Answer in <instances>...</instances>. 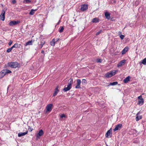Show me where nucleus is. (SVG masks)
Returning a JSON list of instances; mask_svg holds the SVG:
<instances>
[{
    "mask_svg": "<svg viewBox=\"0 0 146 146\" xmlns=\"http://www.w3.org/2000/svg\"><path fill=\"white\" fill-rule=\"evenodd\" d=\"M82 84H83L84 83H86L87 81H86V80H85V79H83L82 80Z\"/></svg>",
    "mask_w": 146,
    "mask_h": 146,
    "instance_id": "c9c22d12",
    "label": "nucleus"
},
{
    "mask_svg": "<svg viewBox=\"0 0 146 146\" xmlns=\"http://www.w3.org/2000/svg\"><path fill=\"white\" fill-rule=\"evenodd\" d=\"M64 29V27L62 26V27H61V28L60 29V28L59 29V32L60 33H62V32H63Z\"/></svg>",
    "mask_w": 146,
    "mask_h": 146,
    "instance_id": "2f4dec72",
    "label": "nucleus"
},
{
    "mask_svg": "<svg viewBox=\"0 0 146 146\" xmlns=\"http://www.w3.org/2000/svg\"><path fill=\"white\" fill-rule=\"evenodd\" d=\"M143 103L144 100L143 99L139 100L138 104L140 105H141L143 104Z\"/></svg>",
    "mask_w": 146,
    "mask_h": 146,
    "instance_id": "6ab92c4d",
    "label": "nucleus"
},
{
    "mask_svg": "<svg viewBox=\"0 0 146 146\" xmlns=\"http://www.w3.org/2000/svg\"><path fill=\"white\" fill-rule=\"evenodd\" d=\"M116 70L112 71L110 72V73L111 74V76H112L116 74Z\"/></svg>",
    "mask_w": 146,
    "mask_h": 146,
    "instance_id": "7c9ffc66",
    "label": "nucleus"
},
{
    "mask_svg": "<svg viewBox=\"0 0 146 146\" xmlns=\"http://www.w3.org/2000/svg\"><path fill=\"white\" fill-rule=\"evenodd\" d=\"M124 37H125L124 35H121L120 36V37L121 40L123 39V38H124Z\"/></svg>",
    "mask_w": 146,
    "mask_h": 146,
    "instance_id": "e433bc0d",
    "label": "nucleus"
},
{
    "mask_svg": "<svg viewBox=\"0 0 146 146\" xmlns=\"http://www.w3.org/2000/svg\"><path fill=\"white\" fill-rule=\"evenodd\" d=\"M105 15L106 18L108 19H110V13L107 12L105 13Z\"/></svg>",
    "mask_w": 146,
    "mask_h": 146,
    "instance_id": "4468645a",
    "label": "nucleus"
},
{
    "mask_svg": "<svg viewBox=\"0 0 146 146\" xmlns=\"http://www.w3.org/2000/svg\"><path fill=\"white\" fill-rule=\"evenodd\" d=\"M103 32V30H100L99 31L97 32L96 33V35H99L101 33Z\"/></svg>",
    "mask_w": 146,
    "mask_h": 146,
    "instance_id": "473e14b6",
    "label": "nucleus"
},
{
    "mask_svg": "<svg viewBox=\"0 0 146 146\" xmlns=\"http://www.w3.org/2000/svg\"><path fill=\"white\" fill-rule=\"evenodd\" d=\"M138 100H140V99H143L142 98V96H139L138 97Z\"/></svg>",
    "mask_w": 146,
    "mask_h": 146,
    "instance_id": "79ce46f5",
    "label": "nucleus"
},
{
    "mask_svg": "<svg viewBox=\"0 0 146 146\" xmlns=\"http://www.w3.org/2000/svg\"><path fill=\"white\" fill-rule=\"evenodd\" d=\"M28 133V131H27L25 132H20L18 134V136L19 137H21L27 134Z\"/></svg>",
    "mask_w": 146,
    "mask_h": 146,
    "instance_id": "ddd939ff",
    "label": "nucleus"
},
{
    "mask_svg": "<svg viewBox=\"0 0 146 146\" xmlns=\"http://www.w3.org/2000/svg\"><path fill=\"white\" fill-rule=\"evenodd\" d=\"M69 82L68 85L72 87V85L73 83V80L72 79L70 78L69 80Z\"/></svg>",
    "mask_w": 146,
    "mask_h": 146,
    "instance_id": "a211bd4d",
    "label": "nucleus"
},
{
    "mask_svg": "<svg viewBox=\"0 0 146 146\" xmlns=\"http://www.w3.org/2000/svg\"><path fill=\"white\" fill-rule=\"evenodd\" d=\"M66 86H65L66 87ZM72 88L71 87H70V86L67 85V86L66 87H65L63 89V90L64 92H66L68 90H69L70 89H71Z\"/></svg>",
    "mask_w": 146,
    "mask_h": 146,
    "instance_id": "2eb2a0df",
    "label": "nucleus"
},
{
    "mask_svg": "<svg viewBox=\"0 0 146 146\" xmlns=\"http://www.w3.org/2000/svg\"><path fill=\"white\" fill-rule=\"evenodd\" d=\"M134 143H138V141L137 140H136L135 141H134Z\"/></svg>",
    "mask_w": 146,
    "mask_h": 146,
    "instance_id": "49530a36",
    "label": "nucleus"
},
{
    "mask_svg": "<svg viewBox=\"0 0 146 146\" xmlns=\"http://www.w3.org/2000/svg\"><path fill=\"white\" fill-rule=\"evenodd\" d=\"M60 21H59V22H58L56 24V25H59V23H60Z\"/></svg>",
    "mask_w": 146,
    "mask_h": 146,
    "instance_id": "de8ad7c7",
    "label": "nucleus"
},
{
    "mask_svg": "<svg viewBox=\"0 0 146 146\" xmlns=\"http://www.w3.org/2000/svg\"><path fill=\"white\" fill-rule=\"evenodd\" d=\"M44 134L43 131L42 129H40L39 132L36 135V137L39 138V137L42 136Z\"/></svg>",
    "mask_w": 146,
    "mask_h": 146,
    "instance_id": "6e6552de",
    "label": "nucleus"
},
{
    "mask_svg": "<svg viewBox=\"0 0 146 146\" xmlns=\"http://www.w3.org/2000/svg\"><path fill=\"white\" fill-rule=\"evenodd\" d=\"M12 49H13V48H12V47L9 48H8L7 50V52L9 53V52H10L11 51V50H12Z\"/></svg>",
    "mask_w": 146,
    "mask_h": 146,
    "instance_id": "f704fd0d",
    "label": "nucleus"
},
{
    "mask_svg": "<svg viewBox=\"0 0 146 146\" xmlns=\"http://www.w3.org/2000/svg\"><path fill=\"white\" fill-rule=\"evenodd\" d=\"M99 19L97 18H95L92 19V22L93 23H98L99 21Z\"/></svg>",
    "mask_w": 146,
    "mask_h": 146,
    "instance_id": "4be33fe9",
    "label": "nucleus"
},
{
    "mask_svg": "<svg viewBox=\"0 0 146 146\" xmlns=\"http://www.w3.org/2000/svg\"><path fill=\"white\" fill-rule=\"evenodd\" d=\"M129 49V47L128 46H126L122 50L121 52V54H125L126 52L128 51Z\"/></svg>",
    "mask_w": 146,
    "mask_h": 146,
    "instance_id": "f8f14e48",
    "label": "nucleus"
},
{
    "mask_svg": "<svg viewBox=\"0 0 146 146\" xmlns=\"http://www.w3.org/2000/svg\"><path fill=\"white\" fill-rule=\"evenodd\" d=\"M141 63L143 64L146 65V58H145L142 60Z\"/></svg>",
    "mask_w": 146,
    "mask_h": 146,
    "instance_id": "bb28decb",
    "label": "nucleus"
},
{
    "mask_svg": "<svg viewBox=\"0 0 146 146\" xmlns=\"http://www.w3.org/2000/svg\"><path fill=\"white\" fill-rule=\"evenodd\" d=\"M5 75V74L4 73V72H3V70H2L0 72V79L3 77Z\"/></svg>",
    "mask_w": 146,
    "mask_h": 146,
    "instance_id": "b1692460",
    "label": "nucleus"
},
{
    "mask_svg": "<svg viewBox=\"0 0 146 146\" xmlns=\"http://www.w3.org/2000/svg\"><path fill=\"white\" fill-rule=\"evenodd\" d=\"M12 2L13 4H15L16 3V1L15 0H12Z\"/></svg>",
    "mask_w": 146,
    "mask_h": 146,
    "instance_id": "37998d69",
    "label": "nucleus"
},
{
    "mask_svg": "<svg viewBox=\"0 0 146 146\" xmlns=\"http://www.w3.org/2000/svg\"><path fill=\"white\" fill-rule=\"evenodd\" d=\"M88 8V5L84 4L81 5L80 10L82 11H84L87 9Z\"/></svg>",
    "mask_w": 146,
    "mask_h": 146,
    "instance_id": "39448f33",
    "label": "nucleus"
},
{
    "mask_svg": "<svg viewBox=\"0 0 146 146\" xmlns=\"http://www.w3.org/2000/svg\"><path fill=\"white\" fill-rule=\"evenodd\" d=\"M131 77L130 76H128L127 77L125 78L123 82L124 83H127L130 80V79Z\"/></svg>",
    "mask_w": 146,
    "mask_h": 146,
    "instance_id": "f3484780",
    "label": "nucleus"
},
{
    "mask_svg": "<svg viewBox=\"0 0 146 146\" xmlns=\"http://www.w3.org/2000/svg\"><path fill=\"white\" fill-rule=\"evenodd\" d=\"M40 42V44H39V47H38V48L40 49L42 48L43 45L45 43V42L44 40H41Z\"/></svg>",
    "mask_w": 146,
    "mask_h": 146,
    "instance_id": "9b49d317",
    "label": "nucleus"
},
{
    "mask_svg": "<svg viewBox=\"0 0 146 146\" xmlns=\"http://www.w3.org/2000/svg\"><path fill=\"white\" fill-rule=\"evenodd\" d=\"M33 129L32 127H29V128L28 129V130H29L30 132Z\"/></svg>",
    "mask_w": 146,
    "mask_h": 146,
    "instance_id": "ea45409f",
    "label": "nucleus"
},
{
    "mask_svg": "<svg viewBox=\"0 0 146 146\" xmlns=\"http://www.w3.org/2000/svg\"><path fill=\"white\" fill-rule=\"evenodd\" d=\"M31 2V0H24V2L26 3H28Z\"/></svg>",
    "mask_w": 146,
    "mask_h": 146,
    "instance_id": "72a5a7b5",
    "label": "nucleus"
},
{
    "mask_svg": "<svg viewBox=\"0 0 146 146\" xmlns=\"http://www.w3.org/2000/svg\"><path fill=\"white\" fill-rule=\"evenodd\" d=\"M140 113H141L140 111H139L137 113V114L136 115V117L135 119L137 121H138L142 118V116L141 115H139V114Z\"/></svg>",
    "mask_w": 146,
    "mask_h": 146,
    "instance_id": "423d86ee",
    "label": "nucleus"
},
{
    "mask_svg": "<svg viewBox=\"0 0 146 146\" xmlns=\"http://www.w3.org/2000/svg\"><path fill=\"white\" fill-rule=\"evenodd\" d=\"M9 86L7 88V90H8V88H9Z\"/></svg>",
    "mask_w": 146,
    "mask_h": 146,
    "instance_id": "09e8293b",
    "label": "nucleus"
},
{
    "mask_svg": "<svg viewBox=\"0 0 146 146\" xmlns=\"http://www.w3.org/2000/svg\"><path fill=\"white\" fill-rule=\"evenodd\" d=\"M77 85L75 87L76 88H80L81 87L80 85L81 83V81L80 79H77Z\"/></svg>",
    "mask_w": 146,
    "mask_h": 146,
    "instance_id": "0eeeda50",
    "label": "nucleus"
},
{
    "mask_svg": "<svg viewBox=\"0 0 146 146\" xmlns=\"http://www.w3.org/2000/svg\"><path fill=\"white\" fill-rule=\"evenodd\" d=\"M41 53L44 54V50H42V51H41Z\"/></svg>",
    "mask_w": 146,
    "mask_h": 146,
    "instance_id": "a18cd8bd",
    "label": "nucleus"
},
{
    "mask_svg": "<svg viewBox=\"0 0 146 146\" xmlns=\"http://www.w3.org/2000/svg\"><path fill=\"white\" fill-rule=\"evenodd\" d=\"M105 77L106 78H109L112 77L111 74L110 73V72H108L106 73L105 75Z\"/></svg>",
    "mask_w": 146,
    "mask_h": 146,
    "instance_id": "412c9836",
    "label": "nucleus"
},
{
    "mask_svg": "<svg viewBox=\"0 0 146 146\" xmlns=\"http://www.w3.org/2000/svg\"><path fill=\"white\" fill-rule=\"evenodd\" d=\"M3 72H4V73L6 74H7L10 73L11 72V71L8 69H5L3 70Z\"/></svg>",
    "mask_w": 146,
    "mask_h": 146,
    "instance_id": "5701e85b",
    "label": "nucleus"
},
{
    "mask_svg": "<svg viewBox=\"0 0 146 146\" xmlns=\"http://www.w3.org/2000/svg\"><path fill=\"white\" fill-rule=\"evenodd\" d=\"M19 64L18 63L16 62H9L7 64L8 66L13 68H16L18 67Z\"/></svg>",
    "mask_w": 146,
    "mask_h": 146,
    "instance_id": "f257e3e1",
    "label": "nucleus"
},
{
    "mask_svg": "<svg viewBox=\"0 0 146 146\" xmlns=\"http://www.w3.org/2000/svg\"><path fill=\"white\" fill-rule=\"evenodd\" d=\"M53 105L52 104H48L47 106H46V112H50L52 110V106Z\"/></svg>",
    "mask_w": 146,
    "mask_h": 146,
    "instance_id": "7ed1b4c3",
    "label": "nucleus"
},
{
    "mask_svg": "<svg viewBox=\"0 0 146 146\" xmlns=\"http://www.w3.org/2000/svg\"><path fill=\"white\" fill-rule=\"evenodd\" d=\"M118 84V82H114L112 83H110V85H112V86H114L117 84Z\"/></svg>",
    "mask_w": 146,
    "mask_h": 146,
    "instance_id": "c85d7f7f",
    "label": "nucleus"
},
{
    "mask_svg": "<svg viewBox=\"0 0 146 146\" xmlns=\"http://www.w3.org/2000/svg\"><path fill=\"white\" fill-rule=\"evenodd\" d=\"M125 60H123L121 61L117 65V67H120L121 66H122L125 63Z\"/></svg>",
    "mask_w": 146,
    "mask_h": 146,
    "instance_id": "9d476101",
    "label": "nucleus"
},
{
    "mask_svg": "<svg viewBox=\"0 0 146 146\" xmlns=\"http://www.w3.org/2000/svg\"><path fill=\"white\" fill-rule=\"evenodd\" d=\"M96 62H97L101 63L102 62V60L101 59H97Z\"/></svg>",
    "mask_w": 146,
    "mask_h": 146,
    "instance_id": "4c0bfd02",
    "label": "nucleus"
},
{
    "mask_svg": "<svg viewBox=\"0 0 146 146\" xmlns=\"http://www.w3.org/2000/svg\"><path fill=\"white\" fill-rule=\"evenodd\" d=\"M13 41L11 40H10L9 43H8V44L9 46H10L12 43Z\"/></svg>",
    "mask_w": 146,
    "mask_h": 146,
    "instance_id": "58836bf2",
    "label": "nucleus"
},
{
    "mask_svg": "<svg viewBox=\"0 0 146 146\" xmlns=\"http://www.w3.org/2000/svg\"><path fill=\"white\" fill-rule=\"evenodd\" d=\"M59 92V90L58 89V87H57L55 89L54 92L53 94V96H56Z\"/></svg>",
    "mask_w": 146,
    "mask_h": 146,
    "instance_id": "dca6fc26",
    "label": "nucleus"
},
{
    "mask_svg": "<svg viewBox=\"0 0 146 146\" xmlns=\"http://www.w3.org/2000/svg\"><path fill=\"white\" fill-rule=\"evenodd\" d=\"M37 10V9L35 10L31 9L29 13V14L30 15H33L35 13V11H36Z\"/></svg>",
    "mask_w": 146,
    "mask_h": 146,
    "instance_id": "393cba45",
    "label": "nucleus"
},
{
    "mask_svg": "<svg viewBox=\"0 0 146 146\" xmlns=\"http://www.w3.org/2000/svg\"><path fill=\"white\" fill-rule=\"evenodd\" d=\"M55 43V39L53 38L52 41L50 42V44L52 46H54Z\"/></svg>",
    "mask_w": 146,
    "mask_h": 146,
    "instance_id": "a878e982",
    "label": "nucleus"
},
{
    "mask_svg": "<svg viewBox=\"0 0 146 146\" xmlns=\"http://www.w3.org/2000/svg\"><path fill=\"white\" fill-rule=\"evenodd\" d=\"M59 39L57 38L56 39V40H55V42H56L58 41L59 40Z\"/></svg>",
    "mask_w": 146,
    "mask_h": 146,
    "instance_id": "c03bdc74",
    "label": "nucleus"
},
{
    "mask_svg": "<svg viewBox=\"0 0 146 146\" xmlns=\"http://www.w3.org/2000/svg\"><path fill=\"white\" fill-rule=\"evenodd\" d=\"M12 48H19V45L18 43L15 44L12 47Z\"/></svg>",
    "mask_w": 146,
    "mask_h": 146,
    "instance_id": "c756f323",
    "label": "nucleus"
},
{
    "mask_svg": "<svg viewBox=\"0 0 146 146\" xmlns=\"http://www.w3.org/2000/svg\"><path fill=\"white\" fill-rule=\"evenodd\" d=\"M65 117V115L64 114H62L60 115V117L62 118Z\"/></svg>",
    "mask_w": 146,
    "mask_h": 146,
    "instance_id": "a19ab883",
    "label": "nucleus"
},
{
    "mask_svg": "<svg viewBox=\"0 0 146 146\" xmlns=\"http://www.w3.org/2000/svg\"><path fill=\"white\" fill-rule=\"evenodd\" d=\"M20 22L19 21H11L9 23V25L10 26H13L17 25Z\"/></svg>",
    "mask_w": 146,
    "mask_h": 146,
    "instance_id": "f03ea898",
    "label": "nucleus"
},
{
    "mask_svg": "<svg viewBox=\"0 0 146 146\" xmlns=\"http://www.w3.org/2000/svg\"><path fill=\"white\" fill-rule=\"evenodd\" d=\"M111 128L110 130L107 131V132L106 134V137H108L110 134L111 133Z\"/></svg>",
    "mask_w": 146,
    "mask_h": 146,
    "instance_id": "aec40b11",
    "label": "nucleus"
},
{
    "mask_svg": "<svg viewBox=\"0 0 146 146\" xmlns=\"http://www.w3.org/2000/svg\"><path fill=\"white\" fill-rule=\"evenodd\" d=\"M5 11L4 10H3L2 11V13L0 15V19L2 21H3L5 19Z\"/></svg>",
    "mask_w": 146,
    "mask_h": 146,
    "instance_id": "20e7f679",
    "label": "nucleus"
},
{
    "mask_svg": "<svg viewBox=\"0 0 146 146\" xmlns=\"http://www.w3.org/2000/svg\"><path fill=\"white\" fill-rule=\"evenodd\" d=\"M32 40H29L26 43L25 45L27 46L28 45H31L32 44Z\"/></svg>",
    "mask_w": 146,
    "mask_h": 146,
    "instance_id": "cd10ccee",
    "label": "nucleus"
},
{
    "mask_svg": "<svg viewBox=\"0 0 146 146\" xmlns=\"http://www.w3.org/2000/svg\"><path fill=\"white\" fill-rule=\"evenodd\" d=\"M122 126V124H120L116 125L115 128L113 129L114 131H116L120 130Z\"/></svg>",
    "mask_w": 146,
    "mask_h": 146,
    "instance_id": "1a4fd4ad",
    "label": "nucleus"
}]
</instances>
